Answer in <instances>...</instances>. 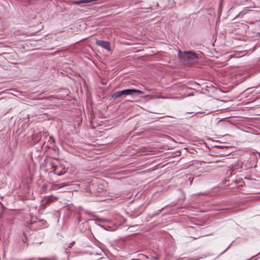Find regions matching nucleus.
<instances>
[{
    "mask_svg": "<svg viewBox=\"0 0 260 260\" xmlns=\"http://www.w3.org/2000/svg\"><path fill=\"white\" fill-rule=\"evenodd\" d=\"M178 57L185 64L191 65L198 61L197 55L192 51H178Z\"/></svg>",
    "mask_w": 260,
    "mask_h": 260,
    "instance_id": "f257e3e1",
    "label": "nucleus"
},
{
    "mask_svg": "<svg viewBox=\"0 0 260 260\" xmlns=\"http://www.w3.org/2000/svg\"><path fill=\"white\" fill-rule=\"evenodd\" d=\"M131 95V89H125L122 91L115 92L112 95L113 99H117L123 95Z\"/></svg>",
    "mask_w": 260,
    "mask_h": 260,
    "instance_id": "f03ea898",
    "label": "nucleus"
},
{
    "mask_svg": "<svg viewBox=\"0 0 260 260\" xmlns=\"http://www.w3.org/2000/svg\"><path fill=\"white\" fill-rule=\"evenodd\" d=\"M96 44L108 51H110V44L108 41L97 40L96 41Z\"/></svg>",
    "mask_w": 260,
    "mask_h": 260,
    "instance_id": "7ed1b4c3",
    "label": "nucleus"
},
{
    "mask_svg": "<svg viewBox=\"0 0 260 260\" xmlns=\"http://www.w3.org/2000/svg\"><path fill=\"white\" fill-rule=\"evenodd\" d=\"M52 167L54 168L53 172L54 174H56L58 176H61L66 173L65 168H63L62 171H59L58 170L61 168V167L59 166H54Z\"/></svg>",
    "mask_w": 260,
    "mask_h": 260,
    "instance_id": "20e7f679",
    "label": "nucleus"
},
{
    "mask_svg": "<svg viewBox=\"0 0 260 260\" xmlns=\"http://www.w3.org/2000/svg\"><path fill=\"white\" fill-rule=\"evenodd\" d=\"M65 186H66V184L64 183L54 184V185H53L52 186V187L51 188V189L56 190V189H57L58 188H61V187H64Z\"/></svg>",
    "mask_w": 260,
    "mask_h": 260,
    "instance_id": "39448f33",
    "label": "nucleus"
},
{
    "mask_svg": "<svg viewBox=\"0 0 260 260\" xmlns=\"http://www.w3.org/2000/svg\"><path fill=\"white\" fill-rule=\"evenodd\" d=\"M57 199V198H56L53 196H50V197H48V198H46L44 201H45V202L47 204H49L51 202L56 200Z\"/></svg>",
    "mask_w": 260,
    "mask_h": 260,
    "instance_id": "423d86ee",
    "label": "nucleus"
},
{
    "mask_svg": "<svg viewBox=\"0 0 260 260\" xmlns=\"http://www.w3.org/2000/svg\"><path fill=\"white\" fill-rule=\"evenodd\" d=\"M131 94H132L134 93H143V91L140 90H137V89H131Z\"/></svg>",
    "mask_w": 260,
    "mask_h": 260,
    "instance_id": "0eeeda50",
    "label": "nucleus"
},
{
    "mask_svg": "<svg viewBox=\"0 0 260 260\" xmlns=\"http://www.w3.org/2000/svg\"><path fill=\"white\" fill-rule=\"evenodd\" d=\"M100 221H102V222H104V221H107L106 220H105V219H99Z\"/></svg>",
    "mask_w": 260,
    "mask_h": 260,
    "instance_id": "6e6552de",
    "label": "nucleus"
},
{
    "mask_svg": "<svg viewBox=\"0 0 260 260\" xmlns=\"http://www.w3.org/2000/svg\"><path fill=\"white\" fill-rule=\"evenodd\" d=\"M70 244H75V242H72Z\"/></svg>",
    "mask_w": 260,
    "mask_h": 260,
    "instance_id": "1a4fd4ad",
    "label": "nucleus"
}]
</instances>
